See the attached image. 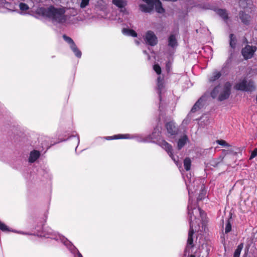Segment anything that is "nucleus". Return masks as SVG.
I'll return each instance as SVG.
<instances>
[{"instance_id":"nucleus-38","label":"nucleus","mask_w":257,"mask_h":257,"mask_svg":"<svg viewBox=\"0 0 257 257\" xmlns=\"http://www.w3.org/2000/svg\"><path fill=\"white\" fill-rule=\"evenodd\" d=\"M165 145H169L167 143L165 142Z\"/></svg>"},{"instance_id":"nucleus-21","label":"nucleus","mask_w":257,"mask_h":257,"mask_svg":"<svg viewBox=\"0 0 257 257\" xmlns=\"http://www.w3.org/2000/svg\"><path fill=\"white\" fill-rule=\"evenodd\" d=\"M188 143V139L186 135H183L179 139L178 145H185Z\"/></svg>"},{"instance_id":"nucleus-28","label":"nucleus","mask_w":257,"mask_h":257,"mask_svg":"<svg viewBox=\"0 0 257 257\" xmlns=\"http://www.w3.org/2000/svg\"><path fill=\"white\" fill-rule=\"evenodd\" d=\"M90 0H81L80 7L81 8H85L86 6L89 5Z\"/></svg>"},{"instance_id":"nucleus-15","label":"nucleus","mask_w":257,"mask_h":257,"mask_svg":"<svg viewBox=\"0 0 257 257\" xmlns=\"http://www.w3.org/2000/svg\"><path fill=\"white\" fill-rule=\"evenodd\" d=\"M183 164L185 169L187 171H189L191 169V160L190 158L188 157L185 158L184 160Z\"/></svg>"},{"instance_id":"nucleus-29","label":"nucleus","mask_w":257,"mask_h":257,"mask_svg":"<svg viewBox=\"0 0 257 257\" xmlns=\"http://www.w3.org/2000/svg\"><path fill=\"white\" fill-rule=\"evenodd\" d=\"M153 69L158 74H161V69L159 65H158V64L154 65V67H153Z\"/></svg>"},{"instance_id":"nucleus-11","label":"nucleus","mask_w":257,"mask_h":257,"mask_svg":"<svg viewBox=\"0 0 257 257\" xmlns=\"http://www.w3.org/2000/svg\"><path fill=\"white\" fill-rule=\"evenodd\" d=\"M41 154L40 151L37 150H33L30 153L28 159L29 162L30 163H34L40 157Z\"/></svg>"},{"instance_id":"nucleus-8","label":"nucleus","mask_w":257,"mask_h":257,"mask_svg":"<svg viewBox=\"0 0 257 257\" xmlns=\"http://www.w3.org/2000/svg\"><path fill=\"white\" fill-rule=\"evenodd\" d=\"M160 132L158 130H155L151 136H148V137L144 139L141 142L144 143H157L156 141L158 140V138L159 137Z\"/></svg>"},{"instance_id":"nucleus-34","label":"nucleus","mask_w":257,"mask_h":257,"mask_svg":"<svg viewBox=\"0 0 257 257\" xmlns=\"http://www.w3.org/2000/svg\"><path fill=\"white\" fill-rule=\"evenodd\" d=\"M205 197V194L203 193V192L200 193L199 194L197 199V201L198 202L200 201H201L203 199H204Z\"/></svg>"},{"instance_id":"nucleus-19","label":"nucleus","mask_w":257,"mask_h":257,"mask_svg":"<svg viewBox=\"0 0 257 257\" xmlns=\"http://www.w3.org/2000/svg\"><path fill=\"white\" fill-rule=\"evenodd\" d=\"M239 16L242 22L244 24H247L249 21L250 17L243 12L240 13Z\"/></svg>"},{"instance_id":"nucleus-4","label":"nucleus","mask_w":257,"mask_h":257,"mask_svg":"<svg viewBox=\"0 0 257 257\" xmlns=\"http://www.w3.org/2000/svg\"><path fill=\"white\" fill-rule=\"evenodd\" d=\"M231 85L229 83H226L223 86L216 87L212 91L211 95L213 98H215L218 95V100L222 101L227 99L230 94Z\"/></svg>"},{"instance_id":"nucleus-20","label":"nucleus","mask_w":257,"mask_h":257,"mask_svg":"<svg viewBox=\"0 0 257 257\" xmlns=\"http://www.w3.org/2000/svg\"><path fill=\"white\" fill-rule=\"evenodd\" d=\"M202 99L201 98L194 105L193 107H192V108L191 109V111L193 112H194L196 110H197L198 109H199L202 104Z\"/></svg>"},{"instance_id":"nucleus-13","label":"nucleus","mask_w":257,"mask_h":257,"mask_svg":"<svg viewBox=\"0 0 257 257\" xmlns=\"http://www.w3.org/2000/svg\"><path fill=\"white\" fill-rule=\"evenodd\" d=\"M165 147L164 149L168 153L170 157L174 162H177L178 161V157L176 158L174 155V152L173 151L172 146H164Z\"/></svg>"},{"instance_id":"nucleus-10","label":"nucleus","mask_w":257,"mask_h":257,"mask_svg":"<svg viewBox=\"0 0 257 257\" xmlns=\"http://www.w3.org/2000/svg\"><path fill=\"white\" fill-rule=\"evenodd\" d=\"M112 3L118 8L121 9V12L125 14H128V12L125 10L124 7L126 5L127 3L125 0H112Z\"/></svg>"},{"instance_id":"nucleus-35","label":"nucleus","mask_w":257,"mask_h":257,"mask_svg":"<svg viewBox=\"0 0 257 257\" xmlns=\"http://www.w3.org/2000/svg\"><path fill=\"white\" fill-rule=\"evenodd\" d=\"M183 146H176V148L178 151H180V150L182 149V148Z\"/></svg>"},{"instance_id":"nucleus-7","label":"nucleus","mask_w":257,"mask_h":257,"mask_svg":"<svg viewBox=\"0 0 257 257\" xmlns=\"http://www.w3.org/2000/svg\"><path fill=\"white\" fill-rule=\"evenodd\" d=\"M256 50L255 47L250 46L247 45L241 51L242 55L245 59H248L251 58L255 51Z\"/></svg>"},{"instance_id":"nucleus-3","label":"nucleus","mask_w":257,"mask_h":257,"mask_svg":"<svg viewBox=\"0 0 257 257\" xmlns=\"http://www.w3.org/2000/svg\"><path fill=\"white\" fill-rule=\"evenodd\" d=\"M143 2L146 5L141 4L139 7L141 11L143 12L149 13L153 10L154 7L157 12L161 14L164 12V9L159 0H143Z\"/></svg>"},{"instance_id":"nucleus-14","label":"nucleus","mask_w":257,"mask_h":257,"mask_svg":"<svg viewBox=\"0 0 257 257\" xmlns=\"http://www.w3.org/2000/svg\"><path fill=\"white\" fill-rule=\"evenodd\" d=\"M122 33L125 35L131 36L134 37H137V34L135 31L128 29H123Z\"/></svg>"},{"instance_id":"nucleus-24","label":"nucleus","mask_w":257,"mask_h":257,"mask_svg":"<svg viewBox=\"0 0 257 257\" xmlns=\"http://www.w3.org/2000/svg\"><path fill=\"white\" fill-rule=\"evenodd\" d=\"M0 230L4 232L10 231L9 228L4 223L0 221Z\"/></svg>"},{"instance_id":"nucleus-2","label":"nucleus","mask_w":257,"mask_h":257,"mask_svg":"<svg viewBox=\"0 0 257 257\" xmlns=\"http://www.w3.org/2000/svg\"><path fill=\"white\" fill-rule=\"evenodd\" d=\"M36 13L48 18L54 24H64L67 22L68 18L65 14L66 8L63 7L56 8L51 6L47 8H39Z\"/></svg>"},{"instance_id":"nucleus-31","label":"nucleus","mask_w":257,"mask_h":257,"mask_svg":"<svg viewBox=\"0 0 257 257\" xmlns=\"http://www.w3.org/2000/svg\"><path fill=\"white\" fill-rule=\"evenodd\" d=\"M124 138L122 137L121 135H115L113 137H109L105 138V139L107 140H112V139H122Z\"/></svg>"},{"instance_id":"nucleus-41","label":"nucleus","mask_w":257,"mask_h":257,"mask_svg":"<svg viewBox=\"0 0 257 257\" xmlns=\"http://www.w3.org/2000/svg\"><path fill=\"white\" fill-rule=\"evenodd\" d=\"M77 148H78V146H76V148H75V149H77Z\"/></svg>"},{"instance_id":"nucleus-30","label":"nucleus","mask_w":257,"mask_h":257,"mask_svg":"<svg viewBox=\"0 0 257 257\" xmlns=\"http://www.w3.org/2000/svg\"><path fill=\"white\" fill-rule=\"evenodd\" d=\"M234 36L233 34H230V46L232 47V48H234L235 47V41L234 40Z\"/></svg>"},{"instance_id":"nucleus-9","label":"nucleus","mask_w":257,"mask_h":257,"mask_svg":"<svg viewBox=\"0 0 257 257\" xmlns=\"http://www.w3.org/2000/svg\"><path fill=\"white\" fill-rule=\"evenodd\" d=\"M166 127L168 134L170 136H175L178 134V128L175 126L173 122H168L166 124Z\"/></svg>"},{"instance_id":"nucleus-16","label":"nucleus","mask_w":257,"mask_h":257,"mask_svg":"<svg viewBox=\"0 0 257 257\" xmlns=\"http://www.w3.org/2000/svg\"><path fill=\"white\" fill-rule=\"evenodd\" d=\"M71 50L73 51L75 56L78 58H80L81 56V51L77 48L75 44H74L72 46H70Z\"/></svg>"},{"instance_id":"nucleus-5","label":"nucleus","mask_w":257,"mask_h":257,"mask_svg":"<svg viewBox=\"0 0 257 257\" xmlns=\"http://www.w3.org/2000/svg\"><path fill=\"white\" fill-rule=\"evenodd\" d=\"M235 88L237 90L251 91L255 89V86L253 81H249L247 82L246 80H243L237 83Z\"/></svg>"},{"instance_id":"nucleus-32","label":"nucleus","mask_w":257,"mask_h":257,"mask_svg":"<svg viewBox=\"0 0 257 257\" xmlns=\"http://www.w3.org/2000/svg\"><path fill=\"white\" fill-rule=\"evenodd\" d=\"M257 156V148H255L252 152L249 157V159L251 160Z\"/></svg>"},{"instance_id":"nucleus-18","label":"nucleus","mask_w":257,"mask_h":257,"mask_svg":"<svg viewBox=\"0 0 257 257\" xmlns=\"http://www.w3.org/2000/svg\"><path fill=\"white\" fill-rule=\"evenodd\" d=\"M221 76V73L219 71H215L212 73V76L210 77V81H214Z\"/></svg>"},{"instance_id":"nucleus-26","label":"nucleus","mask_w":257,"mask_h":257,"mask_svg":"<svg viewBox=\"0 0 257 257\" xmlns=\"http://www.w3.org/2000/svg\"><path fill=\"white\" fill-rule=\"evenodd\" d=\"M63 37L65 41L70 44V46L75 44L73 40L71 38L67 37L66 35H63Z\"/></svg>"},{"instance_id":"nucleus-40","label":"nucleus","mask_w":257,"mask_h":257,"mask_svg":"<svg viewBox=\"0 0 257 257\" xmlns=\"http://www.w3.org/2000/svg\"><path fill=\"white\" fill-rule=\"evenodd\" d=\"M77 148H78V146H76V148H75V149H77Z\"/></svg>"},{"instance_id":"nucleus-39","label":"nucleus","mask_w":257,"mask_h":257,"mask_svg":"<svg viewBox=\"0 0 257 257\" xmlns=\"http://www.w3.org/2000/svg\"><path fill=\"white\" fill-rule=\"evenodd\" d=\"M79 255L81 256V257H82V255L81 254H79Z\"/></svg>"},{"instance_id":"nucleus-1","label":"nucleus","mask_w":257,"mask_h":257,"mask_svg":"<svg viewBox=\"0 0 257 257\" xmlns=\"http://www.w3.org/2000/svg\"><path fill=\"white\" fill-rule=\"evenodd\" d=\"M188 210L189 215L190 228L188 232L185 252H186L188 248H192L194 246L193 238L194 232L199 231L200 223H201L202 226L205 225L207 218L206 213L199 207L193 208L191 205L189 204L188 206Z\"/></svg>"},{"instance_id":"nucleus-23","label":"nucleus","mask_w":257,"mask_h":257,"mask_svg":"<svg viewBox=\"0 0 257 257\" xmlns=\"http://www.w3.org/2000/svg\"><path fill=\"white\" fill-rule=\"evenodd\" d=\"M19 8L22 12H26L27 10H29V7L27 4L23 3H21L19 4Z\"/></svg>"},{"instance_id":"nucleus-37","label":"nucleus","mask_w":257,"mask_h":257,"mask_svg":"<svg viewBox=\"0 0 257 257\" xmlns=\"http://www.w3.org/2000/svg\"><path fill=\"white\" fill-rule=\"evenodd\" d=\"M136 43H137V44L138 45H139V42H136Z\"/></svg>"},{"instance_id":"nucleus-27","label":"nucleus","mask_w":257,"mask_h":257,"mask_svg":"<svg viewBox=\"0 0 257 257\" xmlns=\"http://www.w3.org/2000/svg\"><path fill=\"white\" fill-rule=\"evenodd\" d=\"M163 88V79L161 76L158 77V89H162Z\"/></svg>"},{"instance_id":"nucleus-12","label":"nucleus","mask_w":257,"mask_h":257,"mask_svg":"<svg viewBox=\"0 0 257 257\" xmlns=\"http://www.w3.org/2000/svg\"><path fill=\"white\" fill-rule=\"evenodd\" d=\"M177 35L176 34H171L168 38V45L171 47H175L177 46Z\"/></svg>"},{"instance_id":"nucleus-36","label":"nucleus","mask_w":257,"mask_h":257,"mask_svg":"<svg viewBox=\"0 0 257 257\" xmlns=\"http://www.w3.org/2000/svg\"><path fill=\"white\" fill-rule=\"evenodd\" d=\"M188 257H196V256L194 254H191V255H189Z\"/></svg>"},{"instance_id":"nucleus-25","label":"nucleus","mask_w":257,"mask_h":257,"mask_svg":"<svg viewBox=\"0 0 257 257\" xmlns=\"http://www.w3.org/2000/svg\"><path fill=\"white\" fill-rule=\"evenodd\" d=\"M231 230V225L229 219H228L225 228V232L227 233Z\"/></svg>"},{"instance_id":"nucleus-6","label":"nucleus","mask_w":257,"mask_h":257,"mask_svg":"<svg viewBox=\"0 0 257 257\" xmlns=\"http://www.w3.org/2000/svg\"><path fill=\"white\" fill-rule=\"evenodd\" d=\"M144 40L146 44L153 46L158 43V38L155 33L151 31H148L144 36Z\"/></svg>"},{"instance_id":"nucleus-17","label":"nucleus","mask_w":257,"mask_h":257,"mask_svg":"<svg viewBox=\"0 0 257 257\" xmlns=\"http://www.w3.org/2000/svg\"><path fill=\"white\" fill-rule=\"evenodd\" d=\"M243 247V243H240L237 247V248L235 250L233 257H239L240 252Z\"/></svg>"},{"instance_id":"nucleus-33","label":"nucleus","mask_w":257,"mask_h":257,"mask_svg":"<svg viewBox=\"0 0 257 257\" xmlns=\"http://www.w3.org/2000/svg\"><path fill=\"white\" fill-rule=\"evenodd\" d=\"M217 145H228V143L223 140H217L216 141Z\"/></svg>"},{"instance_id":"nucleus-22","label":"nucleus","mask_w":257,"mask_h":257,"mask_svg":"<svg viewBox=\"0 0 257 257\" xmlns=\"http://www.w3.org/2000/svg\"><path fill=\"white\" fill-rule=\"evenodd\" d=\"M217 14L224 20L228 18V14L224 10L220 9L217 10Z\"/></svg>"}]
</instances>
